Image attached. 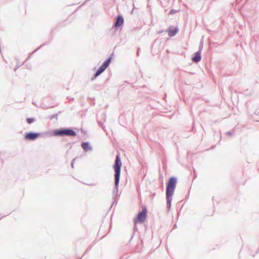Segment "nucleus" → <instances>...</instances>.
<instances>
[{
	"mask_svg": "<svg viewBox=\"0 0 259 259\" xmlns=\"http://www.w3.org/2000/svg\"><path fill=\"white\" fill-rule=\"evenodd\" d=\"M147 210L146 208H144L142 211L140 212L137 217L134 219L135 224L138 223H143L146 220L147 217Z\"/></svg>",
	"mask_w": 259,
	"mask_h": 259,
	"instance_id": "obj_3",
	"label": "nucleus"
},
{
	"mask_svg": "<svg viewBox=\"0 0 259 259\" xmlns=\"http://www.w3.org/2000/svg\"><path fill=\"white\" fill-rule=\"evenodd\" d=\"M111 60V58H109L107 60H106L104 64L100 66L99 69L97 70L96 73H95V77H97L101 73H102L108 66L109 64L110 63Z\"/></svg>",
	"mask_w": 259,
	"mask_h": 259,
	"instance_id": "obj_4",
	"label": "nucleus"
},
{
	"mask_svg": "<svg viewBox=\"0 0 259 259\" xmlns=\"http://www.w3.org/2000/svg\"><path fill=\"white\" fill-rule=\"evenodd\" d=\"M201 59V52H200V51H198L195 54L194 56L192 59V60L194 62L197 63V62H198L199 61H200Z\"/></svg>",
	"mask_w": 259,
	"mask_h": 259,
	"instance_id": "obj_8",
	"label": "nucleus"
},
{
	"mask_svg": "<svg viewBox=\"0 0 259 259\" xmlns=\"http://www.w3.org/2000/svg\"><path fill=\"white\" fill-rule=\"evenodd\" d=\"M40 136L39 133H28L25 135L26 140L32 141L37 139Z\"/></svg>",
	"mask_w": 259,
	"mask_h": 259,
	"instance_id": "obj_5",
	"label": "nucleus"
},
{
	"mask_svg": "<svg viewBox=\"0 0 259 259\" xmlns=\"http://www.w3.org/2000/svg\"><path fill=\"white\" fill-rule=\"evenodd\" d=\"M53 133L55 136H62L65 135V130H55L53 131Z\"/></svg>",
	"mask_w": 259,
	"mask_h": 259,
	"instance_id": "obj_9",
	"label": "nucleus"
},
{
	"mask_svg": "<svg viewBox=\"0 0 259 259\" xmlns=\"http://www.w3.org/2000/svg\"><path fill=\"white\" fill-rule=\"evenodd\" d=\"M81 147L83 150L85 151H88L90 149L89 147V145L88 143H83L81 144Z\"/></svg>",
	"mask_w": 259,
	"mask_h": 259,
	"instance_id": "obj_11",
	"label": "nucleus"
},
{
	"mask_svg": "<svg viewBox=\"0 0 259 259\" xmlns=\"http://www.w3.org/2000/svg\"><path fill=\"white\" fill-rule=\"evenodd\" d=\"M121 165L122 163L120 161L119 155H117L114 164V169L115 171V185L116 187H117L119 183Z\"/></svg>",
	"mask_w": 259,
	"mask_h": 259,
	"instance_id": "obj_2",
	"label": "nucleus"
},
{
	"mask_svg": "<svg viewBox=\"0 0 259 259\" xmlns=\"http://www.w3.org/2000/svg\"><path fill=\"white\" fill-rule=\"evenodd\" d=\"M35 121V119L34 118H28L27 119V122H28V123L29 124H31L32 123V122H33L34 121Z\"/></svg>",
	"mask_w": 259,
	"mask_h": 259,
	"instance_id": "obj_12",
	"label": "nucleus"
},
{
	"mask_svg": "<svg viewBox=\"0 0 259 259\" xmlns=\"http://www.w3.org/2000/svg\"><path fill=\"white\" fill-rule=\"evenodd\" d=\"M76 133L72 130L66 129V136H75Z\"/></svg>",
	"mask_w": 259,
	"mask_h": 259,
	"instance_id": "obj_10",
	"label": "nucleus"
},
{
	"mask_svg": "<svg viewBox=\"0 0 259 259\" xmlns=\"http://www.w3.org/2000/svg\"><path fill=\"white\" fill-rule=\"evenodd\" d=\"M123 22L124 20L123 17L121 16H118L116 18V21L114 24V26L115 27H119L123 24Z\"/></svg>",
	"mask_w": 259,
	"mask_h": 259,
	"instance_id": "obj_7",
	"label": "nucleus"
},
{
	"mask_svg": "<svg viewBox=\"0 0 259 259\" xmlns=\"http://www.w3.org/2000/svg\"><path fill=\"white\" fill-rule=\"evenodd\" d=\"M177 183V179L175 178L171 177L169 179L166 189V195L167 203L169 205L172 200L174 190L175 189Z\"/></svg>",
	"mask_w": 259,
	"mask_h": 259,
	"instance_id": "obj_1",
	"label": "nucleus"
},
{
	"mask_svg": "<svg viewBox=\"0 0 259 259\" xmlns=\"http://www.w3.org/2000/svg\"><path fill=\"white\" fill-rule=\"evenodd\" d=\"M179 29L177 27H170L168 28L167 32L168 33V35L170 37L174 36L175 35L177 32H178Z\"/></svg>",
	"mask_w": 259,
	"mask_h": 259,
	"instance_id": "obj_6",
	"label": "nucleus"
}]
</instances>
